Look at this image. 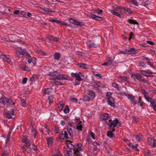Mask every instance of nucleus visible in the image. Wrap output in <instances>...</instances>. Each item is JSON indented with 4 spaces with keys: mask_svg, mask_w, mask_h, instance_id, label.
Listing matches in <instances>:
<instances>
[{
    "mask_svg": "<svg viewBox=\"0 0 156 156\" xmlns=\"http://www.w3.org/2000/svg\"><path fill=\"white\" fill-rule=\"evenodd\" d=\"M48 99L49 101V103L50 104L52 103L53 102V97L51 96H49L48 97Z\"/></svg>",
    "mask_w": 156,
    "mask_h": 156,
    "instance_id": "43",
    "label": "nucleus"
},
{
    "mask_svg": "<svg viewBox=\"0 0 156 156\" xmlns=\"http://www.w3.org/2000/svg\"><path fill=\"white\" fill-rule=\"evenodd\" d=\"M107 62L110 65L112 66H116L117 64L114 62V59H112L111 57H108L106 58Z\"/></svg>",
    "mask_w": 156,
    "mask_h": 156,
    "instance_id": "12",
    "label": "nucleus"
},
{
    "mask_svg": "<svg viewBox=\"0 0 156 156\" xmlns=\"http://www.w3.org/2000/svg\"><path fill=\"white\" fill-rule=\"evenodd\" d=\"M146 100L148 101L151 103V104L154 102L153 101L152 99L150 98L148 95L145 97Z\"/></svg>",
    "mask_w": 156,
    "mask_h": 156,
    "instance_id": "24",
    "label": "nucleus"
},
{
    "mask_svg": "<svg viewBox=\"0 0 156 156\" xmlns=\"http://www.w3.org/2000/svg\"><path fill=\"white\" fill-rule=\"evenodd\" d=\"M7 112L5 115V116L7 118L10 119L12 118V115H14V110L13 109H11L10 111H9L8 107V109H7Z\"/></svg>",
    "mask_w": 156,
    "mask_h": 156,
    "instance_id": "5",
    "label": "nucleus"
},
{
    "mask_svg": "<svg viewBox=\"0 0 156 156\" xmlns=\"http://www.w3.org/2000/svg\"><path fill=\"white\" fill-rule=\"evenodd\" d=\"M76 129L80 130H82V126L81 124L76 125Z\"/></svg>",
    "mask_w": 156,
    "mask_h": 156,
    "instance_id": "45",
    "label": "nucleus"
},
{
    "mask_svg": "<svg viewBox=\"0 0 156 156\" xmlns=\"http://www.w3.org/2000/svg\"><path fill=\"white\" fill-rule=\"evenodd\" d=\"M112 94V93L110 92H108L106 94V96L107 97V98L109 97H110V96Z\"/></svg>",
    "mask_w": 156,
    "mask_h": 156,
    "instance_id": "61",
    "label": "nucleus"
},
{
    "mask_svg": "<svg viewBox=\"0 0 156 156\" xmlns=\"http://www.w3.org/2000/svg\"><path fill=\"white\" fill-rule=\"evenodd\" d=\"M109 121V122L111 121L108 124L109 127L110 128H113L114 127H115L118 122V121L117 119H115L112 121H111V120H110Z\"/></svg>",
    "mask_w": 156,
    "mask_h": 156,
    "instance_id": "8",
    "label": "nucleus"
},
{
    "mask_svg": "<svg viewBox=\"0 0 156 156\" xmlns=\"http://www.w3.org/2000/svg\"><path fill=\"white\" fill-rule=\"evenodd\" d=\"M69 21L72 23L77 26H81L83 24L82 23L76 21L74 19L71 18L70 19Z\"/></svg>",
    "mask_w": 156,
    "mask_h": 156,
    "instance_id": "14",
    "label": "nucleus"
},
{
    "mask_svg": "<svg viewBox=\"0 0 156 156\" xmlns=\"http://www.w3.org/2000/svg\"><path fill=\"white\" fill-rule=\"evenodd\" d=\"M141 91L142 93L144 95V97L148 95L146 94V92L144 89H142L141 90Z\"/></svg>",
    "mask_w": 156,
    "mask_h": 156,
    "instance_id": "46",
    "label": "nucleus"
},
{
    "mask_svg": "<svg viewBox=\"0 0 156 156\" xmlns=\"http://www.w3.org/2000/svg\"><path fill=\"white\" fill-rule=\"evenodd\" d=\"M50 22H55L57 23L58 24H62V22H61L59 20H57L55 19H51L49 20Z\"/></svg>",
    "mask_w": 156,
    "mask_h": 156,
    "instance_id": "32",
    "label": "nucleus"
},
{
    "mask_svg": "<svg viewBox=\"0 0 156 156\" xmlns=\"http://www.w3.org/2000/svg\"><path fill=\"white\" fill-rule=\"evenodd\" d=\"M27 79L26 77L24 78L22 80V83L23 84H25L26 83L27 81Z\"/></svg>",
    "mask_w": 156,
    "mask_h": 156,
    "instance_id": "55",
    "label": "nucleus"
},
{
    "mask_svg": "<svg viewBox=\"0 0 156 156\" xmlns=\"http://www.w3.org/2000/svg\"><path fill=\"white\" fill-rule=\"evenodd\" d=\"M73 75L76 78V79L78 81H80L82 78L80 77V75L77 73H74Z\"/></svg>",
    "mask_w": 156,
    "mask_h": 156,
    "instance_id": "21",
    "label": "nucleus"
},
{
    "mask_svg": "<svg viewBox=\"0 0 156 156\" xmlns=\"http://www.w3.org/2000/svg\"><path fill=\"white\" fill-rule=\"evenodd\" d=\"M108 104L112 107H115V100L114 98L112 97H109L108 98L107 101Z\"/></svg>",
    "mask_w": 156,
    "mask_h": 156,
    "instance_id": "9",
    "label": "nucleus"
},
{
    "mask_svg": "<svg viewBox=\"0 0 156 156\" xmlns=\"http://www.w3.org/2000/svg\"><path fill=\"white\" fill-rule=\"evenodd\" d=\"M112 85L113 87L116 88L118 90H119L120 86L118 84L115 83H112Z\"/></svg>",
    "mask_w": 156,
    "mask_h": 156,
    "instance_id": "38",
    "label": "nucleus"
},
{
    "mask_svg": "<svg viewBox=\"0 0 156 156\" xmlns=\"http://www.w3.org/2000/svg\"><path fill=\"white\" fill-rule=\"evenodd\" d=\"M64 133H63V134L64 138L65 137L66 139H68L69 138L68 136V135L67 132L66 131H64Z\"/></svg>",
    "mask_w": 156,
    "mask_h": 156,
    "instance_id": "52",
    "label": "nucleus"
},
{
    "mask_svg": "<svg viewBox=\"0 0 156 156\" xmlns=\"http://www.w3.org/2000/svg\"><path fill=\"white\" fill-rule=\"evenodd\" d=\"M83 99L84 101H89L90 100V98L87 96L84 95L83 98Z\"/></svg>",
    "mask_w": 156,
    "mask_h": 156,
    "instance_id": "35",
    "label": "nucleus"
},
{
    "mask_svg": "<svg viewBox=\"0 0 156 156\" xmlns=\"http://www.w3.org/2000/svg\"><path fill=\"white\" fill-rule=\"evenodd\" d=\"M49 78L51 80L57 79L59 81H58L55 80V83L57 85H61L64 84L65 83L60 81L63 80H66L67 79L66 76L63 74H59L57 72H54L50 76Z\"/></svg>",
    "mask_w": 156,
    "mask_h": 156,
    "instance_id": "1",
    "label": "nucleus"
},
{
    "mask_svg": "<svg viewBox=\"0 0 156 156\" xmlns=\"http://www.w3.org/2000/svg\"><path fill=\"white\" fill-rule=\"evenodd\" d=\"M137 50H136L133 48H131L129 49H125L124 51H121L120 52L123 54H135L137 52Z\"/></svg>",
    "mask_w": 156,
    "mask_h": 156,
    "instance_id": "4",
    "label": "nucleus"
},
{
    "mask_svg": "<svg viewBox=\"0 0 156 156\" xmlns=\"http://www.w3.org/2000/svg\"><path fill=\"white\" fill-rule=\"evenodd\" d=\"M60 54L58 53H55L54 54V58L56 60H58L60 58Z\"/></svg>",
    "mask_w": 156,
    "mask_h": 156,
    "instance_id": "33",
    "label": "nucleus"
},
{
    "mask_svg": "<svg viewBox=\"0 0 156 156\" xmlns=\"http://www.w3.org/2000/svg\"><path fill=\"white\" fill-rule=\"evenodd\" d=\"M31 132L33 134V135L34 136V137L35 138L36 136L38 134V133L37 132L36 129V126H32Z\"/></svg>",
    "mask_w": 156,
    "mask_h": 156,
    "instance_id": "17",
    "label": "nucleus"
},
{
    "mask_svg": "<svg viewBox=\"0 0 156 156\" xmlns=\"http://www.w3.org/2000/svg\"><path fill=\"white\" fill-rule=\"evenodd\" d=\"M129 40H130L132 38V36L134 35L133 33L132 32H131L129 34Z\"/></svg>",
    "mask_w": 156,
    "mask_h": 156,
    "instance_id": "63",
    "label": "nucleus"
},
{
    "mask_svg": "<svg viewBox=\"0 0 156 156\" xmlns=\"http://www.w3.org/2000/svg\"><path fill=\"white\" fill-rule=\"evenodd\" d=\"M1 58L5 59L9 63H10L11 62V61L10 59L6 55H1Z\"/></svg>",
    "mask_w": 156,
    "mask_h": 156,
    "instance_id": "22",
    "label": "nucleus"
},
{
    "mask_svg": "<svg viewBox=\"0 0 156 156\" xmlns=\"http://www.w3.org/2000/svg\"><path fill=\"white\" fill-rule=\"evenodd\" d=\"M69 107L67 105H66L65 107V109L64 110V112L65 113H67L69 112Z\"/></svg>",
    "mask_w": 156,
    "mask_h": 156,
    "instance_id": "37",
    "label": "nucleus"
},
{
    "mask_svg": "<svg viewBox=\"0 0 156 156\" xmlns=\"http://www.w3.org/2000/svg\"><path fill=\"white\" fill-rule=\"evenodd\" d=\"M23 142L25 144V147H23V151L25 153L26 151H27V149L29 148L28 146H29V141L27 139V137L26 136L23 137Z\"/></svg>",
    "mask_w": 156,
    "mask_h": 156,
    "instance_id": "3",
    "label": "nucleus"
},
{
    "mask_svg": "<svg viewBox=\"0 0 156 156\" xmlns=\"http://www.w3.org/2000/svg\"><path fill=\"white\" fill-rule=\"evenodd\" d=\"M11 134V132H9L6 137V143H7L8 141L10 140V136Z\"/></svg>",
    "mask_w": 156,
    "mask_h": 156,
    "instance_id": "41",
    "label": "nucleus"
},
{
    "mask_svg": "<svg viewBox=\"0 0 156 156\" xmlns=\"http://www.w3.org/2000/svg\"><path fill=\"white\" fill-rule=\"evenodd\" d=\"M74 154H75L74 156H82L79 152H74Z\"/></svg>",
    "mask_w": 156,
    "mask_h": 156,
    "instance_id": "58",
    "label": "nucleus"
},
{
    "mask_svg": "<svg viewBox=\"0 0 156 156\" xmlns=\"http://www.w3.org/2000/svg\"><path fill=\"white\" fill-rule=\"evenodd\" d=\"M7 104L8 105L7 109H8V107L9 109V106L14 105L15 103L12 101V100L9 99V101L8 102V103H7Z\"/></svg>",
    "mask_w": 156,
    "mask_h": 156,
    "instance_id": "28",
    "label": "nucleus"
},
{
    "mask_svg": "<svg viewBox=\"0 0 156 156\" xmlns=\"http://www.w3.org/2000/svg\"><path fill=\"white\" fill-rule=\"evenodd\" d=\"M127 80L126 77L124 76H120L119 77V81L120 82H124Z\"/></svg>",
    "mask_w": 156,
    "mask_h": 156,
    "instance_id": "29",
    "label": "nucleus"
},
{
    "mask_svg": "<svg viewBox=\"0 0 156 156\" xmlns=\"http://www.w3.org/2000/svg\"><path fill=\"white\" fill-rule=\"evenodd\" d=\"M101 83L98 82L97 81L95 82L93 86L96 89H98L99 87H101Z\"/></svg>",
    "mask_w": 156,
    "mask_h": 156,
    "instance_id": "23",
    "label": "nucleus"
},
{
    "mask_svg": "<svg viewBox=\"0 0 156 156\" xmlns=\"http://www.w3.org/2000/svg\"><path fill=\"white\" fill-rule=\"evenodd\" d=\"M146 43L151 45H153L154 44V42L149 41H147Z\"/></svg>",
    "mask_w": 156,
    "mask_h": 156,
    "instance_id": "57",
    "label": "nucleus"
},
{
    "mask_svg": "<svg viewBox=\"0 0 156 156\" xmlns=\"http://www.w3.org/2000/svg\"><path fill=\"white\" fill-rule=\"evenodd\" d=\"M67 131H68V132L70 136H71V135L73 133V131H72L71 128H67Z\"/></svg>",
    "mask_w": 156,
    "mask_h": 156,
    "instance_id": "44",
    "label": "nucleus"
},
{
    "mask_svg": "<svg viewBox=\"0 0 156 156\" xmlns=\"http://www.w3.org/2000/svg\"><path fill=\"white\" fill-rule=\"evenodd\" d=\"M109 117V114H104L102 116L103 120L106 119Z\"/></svg>",
    "mask_w": 156,
    "mask_h": 156,
    "instance_id": "36",
    "label": "nucleus"
},
{
    "mask_svg": "<svg viewBox=\"0 0 156 156\" xmlns=\"http://www.w3.org/2000/svg\"><path fill=\"white\" fill-rule=\"evenodd\" d=\"M141 98L140 97H139V101H138V102L140 104L139 105L141 107L143 106V105L144 103L143 101H141Z\"/></svg>",
    "mask_w": 156,
    "mask_h": 156,
    "instance_id": "51",
    "label": "nucleus"
},
{
    "mask_svg": "<svg viewBox=\"0 0 156 156\" xmlns=\"http://www.w3.org/2000/svg\"><path fill=\"white\" fill-rule=\"evenodd\" d=\"M47 144L48 145H51L52 144V141L53 140V139L52 138L50 137L48 138L47 139Z\"/></svg>",
    "mask_w": 156,
    "mask_h": 156,
    "instance_id": "25",
    "label": "nucleus"
},
{
    "mask_svg": "<svg viewBox=\"0 0 156 156\" xmlns=\"http://www.w3.org/2000/svg\"><path fill=\"white\" fill-rule=\"evenodd\" d=\"M131 76L133 78L134 77H136L137 79L142 81L143 83H146L147 82V80L144 78H142V76L140 74H133Z\"/></svg>",
    "mask_w": 156,
    "mask_h": 156,
    "instance_id": "6",
    "label": "nucleus"
},
{
    "mask_svg": "<svg viewBox=\"0 0 156 156\" xmlns=\"http://www.w3.org/2000/svg\"><path fill=\"white\" fill-rule=\"evenodd\" d=\"M16 54L17 56L19 57H22L23 56H29L27 51L25 49L22 50L20 48L16 49Z\"/></svg>",
    "mask_w": 156,
    "mask_h": 156,
    "instance_id": "2",
    "label": "nucleus"
},
{
    "mask_svg": "<svg viewBox=\"0 0 156 156\" xmlns=\"http://www.w3.org/2000/svg\"><path fill=\"white\" fill-rule=\"evenodd\" d=\"M39 78V76L36 74H34L32 76L30 79V81L31 82L30 84H33L35 82L37 81Z\"/></svg>",
    "mask_w": 156,
    "mask_h": 156,
    "instance_id": "11",
    "label": "nucleus"
},
{
    "mask_svg": "<svg viewBox=\"0 0 156 156\" xmlns=\"http://www.w3.org/2000/svg\"><path fill=\"white\" fill-rule=\"evenodd\" d=\"M88 94L90 96L91 98H94L95 94L92 91H89L88 92Z\"/></svg>",
    "mask_w": 156,
    "mask_h": 156,
    "instance_id": "26",
    "label": "nucleus"
},
{
    "mask_svg": "<svg viewBox=\"0 0 156 156\" xmlns=\"http://www.w3.org/2000/svg\"><path fill=\"white\" fill-rule=\"evenodd\" d=\"M90 17L94 20H101L102 19L101 17L96 16L94 14H91L90 15Z\"/></svg>",
    "mask_w": 156,
    "mask_h": 156,
    "instance_id": "18",
    "label": "nucleus"
},
{
    "mask_svg": "<svg viewBox=\"0 0 156 156\" xmlns=\"http://www.w3.org/2000/svg\"><path fill=\"white\" fill-rule=\"evenodd\" d=\"M141 137L142 135H136L135 138L138 141H140Z\"/></svg>",
    "mask_w": 156,
    "mask_h": 156,
    "instance_id": "49",
    "label": "nucleus"
},
{
    "mask_svg": "<svg viewBox=\"0 0 156 156\" xmlns=\"http://www.w3.org/2000/svg\"><path fill=\"white\" fill-rule=\"evenodd\" d=\"M9 101V99L4 97H2L0 100V103L3 105H5L8 103Z\"/></svg>",
    "mask_w": 156,
    "mask_h": 156,
    "instance_id": "15",
    "label": "nucleus"
},
{
    "mask_svg": "<svg viewBox=\"0 0 156 156\" xmlns=\"http://www.w3.org/2000/svg\"><path fill=\"white\" fill-rule=\"evenodd\" d=\"M103 10L101 9H98L95 10V12L98 14H100L102 12Z\"/></svg>",
    "mask_w": 156,
    "mask_h": 156,
    "instance_id": "50",
    "label": "nucleus"
},
{
    "mask_svg": "<svg viewBox=\"0 0 156 156\" xmlns=\"http://www.w3.org/2000/svg\"><path fill=\"white\" fill-rule=\"evenodd\" d=\"M81 150V148L80 147H76L74 149V152H79V151Z\"/></svg>",
    "mask_w": 156,
    "mask_h": 156,
    "instance_id": "47",
    "label": "nucleus"
},
{
    "mask_svg": "<svg viewBox=\"0 0 156 156\" xmlns=\"http://www.w3.org/2000/svg\"><path fill=\"white\" fill-rule=\"evenodd\" d=\"M50 39L52 41H58V39L57 38H55L52 36H50Z\"/></svg>",
    "mask_w": 156,
    "mask_h": 156,
    "instance_id": "42",
    "label": "nucleus"
},
{
    "mask_svg": "<svg viewBox=\"0 0 156 156\" xmlns=\"http://www.w3.org/2000/svg\"><path fill=\"white\" fill-rule=\"evenodd\" d=\"M125 95L133 105H135L136 104V101L135 100V98L133 96L127 94H126Z\"/></svg>",
    "mask_w": 156,
    "mask_h": 156,
    "instance_id": "7",
    "label": "nucleus"
},
{
    "mask_svg": "<svg viewBox=\"0 0 156 156\" xmlns=\"http://www.w3.org/2000/svg\"><path fill=\"white\" fill-rule=\"evenodd\" d=\"M37 52L39 54L44 55H45L47 54L45 52L41 50H38Z\"/></svg>",
    "mask_w": 156,
    "mask_h": 156,
    "instance_id": "39",
    "label": "nucleus"
},
{
    "mask_svg": "<svg viewBox=\"0 0 156 156\" xmlns=\"http://www.w3.org/2000/svg\"><path fill=\"white\" fill-rule=\"evenodd\" d=\"M128 22L130 24H138V23L136 21H135L134 20L132 19H128Z\"/></svg>",
    "mask_w": 156,
    "mask_h": 156,
    "instance_id": "31",
    "label": "nucleus"
},
{
    "mask_svg": "<svg viewBox=\"0 0 156 156\" xmlns=\"http://www.w3.org/2000/svg\"><path fill=\"white\" fill-rule=\"evenodd\" d=\"M30 149H32L34 151H36L37 150V147L34 144H32L30 145Z\"/></svg>",
    "mask_w": 156,
    "mask_h": 156,
    "instance_id": "40",
    "label": "nucleus"
},
{
    "mask_svg": "<svg viewBox=\"0 0 156 156\" xmlns=\"http://www.w3.org/2000/svg\"><path fill=\"white\" fill-rule=\"evenodd\" d=\"M133 121L136 122L138 121V119L135 116H133Z\"/></svg>",
    "mask_w": 156,
    "mask_h": 156,
    "instance_id": "60",
    "label": "nucleus"
},
{
    "mask_svg": "<svg viewBox=\"0 0 156 156\" xmlns=\"http://www.w3.org/2000/svg\"><path fill=\"white\" fill-rule=\"evenodd\" d=\"M51 89H50V88L45 89L44 90V94L45 95H46L47 94H50V93H51Z\"/></svg>",
    "mask_w": 156,
    "mask_h": 156,
    "instance_id": "30",
    "label": "nucleus"
},
{
    "mask_svg": "<svg viewBox=\"0 0 156 156\" xmlns=\"http://www.w3.org/2000/svg\"><path fill=\"white\" fill-rule=\"evenodd\" d=\"M8 154L7 151L4 152L2 154V156H8Z\"/></svg>",
    "mask_w": 156,
    "mask_h": 156,
    "instance_id": "64",
    "label": "nucleus"
},
{
    "mask_svg": "<svg viewBox=\"0 0 156 156\" xmlns=\"http://www.w3.org/2000/svg\"><path fill=\"white\" fill-rule=\"evenodd\" d=\"M35 58L33 57L30 58V64L31 66H34L36 64Z\"/></svg>",
    "mask_w": 156,
    "mask_h": 156,
    "instance_id": "19",
    "label": "nucleus"
},
{
    "mask_svg": "<svg viewBox=\"0 0 156 156\" xmlns=\"http://www.w3.org/2000/svg\"><path fill=\"white\" fill-rule=\"evenodd\" d=\"M141 73L146 77H150L153 76L151 75V74L153 73V72L151 71H147L142 70L141 71Z\"/></svg>",
    "mask_w": 156,
    "mask_h": 156,
    "instance_id": "10",
    "label": "nucleus"
},
{
    "mask_svg": "<svg viewBox=\"0 0 156 156\" xmlns=\"http://www.w3.org/2000/svg\"><path fill=\"white\" fill-rule=\"evenodd\" d=\"M70 101L72 102H76L77 101V99L75 98H72L70 99Z\"/></svg>",
    "mask_w": 156,
    "mask_h": 156,
    "instance_id": "54",
    "label": "nucleus"
},
{
    "mask_svg": "<svg viewBox=\"0 0 156 156\" xmlns=\"http://www.w3.org/2000/svg\"><path fill=\"white\" fill-rule=\"evenodd\" d=\"M115 131V129H113L112 131H108L107 132V135L108 136L110 137V138H112L115 137L114 135L113 134V132Z\"/></svg>",
    "mask_w": 156,
    "mask_h": 156,
    "instance_id": "16",
    "label": "nucleus"
},
{
    "mask_svg": "<svg viewBox=\"0 0 156 156\" xmlns=\"http://www.w3.org/2000/svg\"><path fill=\"white\" fill-rule=\"evenodd\" d=\"M98 44H95L94 43H92L91 44H88V47L90 48H96L97 47Z\"/></svg>",
    "mask_w": 156,
    "mask_h": 156,
    "instance_id": "34",
    "label": "nucleus"
},
{
    "mask_svg": "<svg viewBox=\"0 0 156 156\" xmlns=\"http://www.w3.org/2000/svg\"><path fill=\"white\" fill-rule=\"evenodd\" d=\"M151 107L153 108V109L155 111H156V105L154 102L153 103L151 104Z\"/></svg>",
    "mask_w": 156,
    "mask_h": 156,
    "instance_id": "53",
    "label": "nucleus"
},
{
    "mask_svg": "<svg viewBox=\"0 0 156 156\" xmlns=\"http://www.w3.org/2000/svg\"><path fill=\"white\" fill-rule=\"evenodd\" d=\"M118 9H119V10L121 9L123 11H124L125 12H126V9L125 7H121L119 6V7H118Z\"/></svg>",
    "mask_w": 156,
    "mask_h": 156,
    "instance_id": "59",
    "label": "nucleus"
},
{
    "mask_svg": "<svg viewBox=\"0 0 156 156\" xmlns=\"http://www.w3.org/2000/svg\"><path fill=\"white\" fill-rule=\"evenodd\" d=\"M55 129L54 130V132L55 133H58L59 132V129L58 127L56 126L55 128Z\"/></svg>",
    "mask_w": 156,
    "mask_h": 156,
    "instance_id": "56",
    "label": "nucleus"
},
{
    "mask_svg": "<svg viewBox=\"0 0 156 156\" xmlns=\"http://www.w3.org/2000/svg\"><path fill=\"white\" fill-rule=\"evenodd\" d=\"M131 2L132 3L136 5L137 6L138 5V2H137L135 0H131Z\"/></svg>",
    "mask_w": 156,
    "mask_h": 156,
    "instance_id": "48",
    "label": "nucleus"
},
{
    "mask_svg": "<svg viewBox=\"0 0 156 156\" xmlns=\"http://www.w3.org/2000/svg\"><path fill=\"white\" fill-rule=\"evenodd\" d=\"M64 138H65L64 136V134L63 133H62L60 135L59 138L60 139H64Z\"/></svg>",
    "mask_w": 156,
    "mask_h": 156,
    "instance_id": "62",
    "label": "nucleus"
},
{
    "mask_svg": "<svg viewBox=\"0 0 156 156\" xmlns=\"http://www.w3.org/2000/svg\"><path fill=\"white\" fill-rule=\"evenodd\" d=\"M77 65L80 67L83 68L84 69H87V67L86 64L83 63H78Z\"/></svg>",
    "mask_w": 156,
    "mask_h": 156,
    "instance_id": "20",
    "label": "nucleus"
},
{
    "mask_svg": "<svg viewBox=\"0 0 156 156\" xmlns=\"http://www.w3.org/2000/svg\"><path fill=\"white\" fill-rule=\"evenodd\" d=\"M110 12L113 14L119 17H121V15L118 12H116L114 10H111Z\"/></svg>",
    "mask_w": 156,
    "mask_h": 156,
    "instance_id": "27",
    "label": "nucleus"
},
{
    "mask_svg": "<svg viewBox=\"0 0 156 156\" xmlns=\"http://www.w3.org/2000/svg\"><path fill=\"white\" fill-rule=\"evenodd\" d=\"M148 141L149 144L153 147H156V140L151 138L148 139Z\"/></svg>",
    "mask_w": 156,
    "mask_h": 156,
    "instance_id": "13",
    "label": "nucleus"
}]
</instances>
